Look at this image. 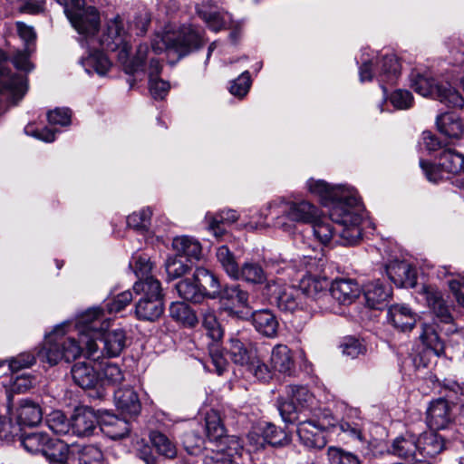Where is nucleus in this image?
Returning a JSON list of instances; mask_svg holds the SVG:
<instances>
[{
    "label": "nucleus",
    "mask_w": 464,
    "mask_h": 464,
    "mask_svg": "<svg viewBox=\"0 0 464 464\" xmlns=\"http://www.w3.org/2000/svg\"><path fill=\"white\" fill-rule=\"evenodd\" d=\"M169 314L174 320L188 326H194L198 322L196 314L185 302H173L169 306Z\"/></svg>",
    "instance_id": "obj_47"
},
{
    "label": "nucleus",
    "mask_w": 464,
    "mask_h": 464,
    "mask_svg": "<svg viewBox=\"0 0 464 464\" xmlns=\"http://www.w3.org/2000/svg\"><path fill=\"white\" fill-rule=\"evenodd\" d=\"M71 373L74 383L82 389L93 388L99 380V373L86 362L74 363Z\"/></svg>",
    "instance_id": "obj_29"
},
{
    "label": "nucleus",
    "mask_w": 464,
    "mask_h": 464,
    "mask_svg": "<svg viewBox=\"0 0 464 464\" xmlns=\"http://www.w3.org/2000/svg\"><path fill=\"white\" fill-rule=\"evenodd\" d=\"M276 305L281 311L291 314L308 306L302 291L295 285H283L278 288Z\"/></svg>",
    "instance_id": "obj_16"
},
{
    "label": "nucleus",
    "mask_w": 464,
    "mask_h": 464,
    "mask_svg": "<svg viewBox=\"0 0 464 464\" xmlns=\"http://www.w3.org/2000/svg\"><path fill=\"white\" fill-rule=\"evenodd\" d=\"M264 440L272 447H285L290 444L291 436L282 428L266 423L262 430Z\"/></svg>",
    "instance_id": "obj_42"
},
{
    "label": "nucleus",
    "mask_w": 464,
    "mask_h": 464,
    "mask_svg": "<svg viewBox=\"0 0 464 464\" xmlns=\"http://www.w3.org/2000/svg\"><path fill=\"white\" fill-rule=\"evenodd\" d=\"M388 319L395 328L406 332L415 325L417 314L406 305L394 304L389 309Z\"/></svg>",
    "instance_id": "obj_27"
},
{
    "label": "nucleus",
    "mask_w": 464,
    "mask_h": 464,
    "mask_svg": "<svg viewBox=\"0 0 464 464\" xmlns=\"http://www.w3.org/2000/svg\"><path fill=\"white\" fill-rule=\"evenodd\" d=\"M150 440L160 455L170 459L177 457L176 445L165 434L160 431H151Z\"/></svg>",
    "instance_id": "obj_45"
},
{
    "label": "nucleus",
    "mask_w": 464,
    "mask_h": 464,
    "mask_svg": "<svg viewBox=\"0 0 464 464\" xmlns=\"http://www.w3.org/2000/svg\"><path fill=\"white\" fill-rule=\"evenodd\" d=\"M203 326L207 330V334L214 341H219L223 337V330L218 324L213 312L204 314Z\"/></svg>",
    "instance_id": "obj_63"
},
{
    "label": "nucleus",
    "mask_w": 464,
    "mask_h": 464,
    "mask_svg": "<svg viewBox=\"0 0 464 464\" xmlns=\"http://www.w3.org/2000/svg\"><path fill=\"white\" fill-rule=\"evenodd\" d=\"M10 92L15 102L23 98L27 90L26 78L21 74H14L2 82Z\"/></svg>",
    "instance_id": "obj_55"
},
{
    "label": "nucleus",
    "mask_w": 464,
    "mask_h": 464,
    "mask_svg": "<svg viewBox=\"0 0 464 464\" xmlns=\"http://www.w3.org/2000/svg\"><path fill=\"white\" fill-rule=\"evenodd\" d=\"M141 297L135 304V315L139 320L154 322L164 312L163 293L160 282L156 278L137 281L132 287Z\"/></svg>",
    "instance_id": "obj_5"
},
{
    "label": "nucleus",
    "mask_w": 464,
    "mask_h": 464,
    "mask_svg": "<svg viewBox=\"0 0 464 464\" xmlns=\"http://www.w3.org/2000/svg\"><path fill=\"white\" fill-rule=\"evenodd\" d=\"M296 433L300 443L309 450H322L327 443V432L331 426H334L332 418L308 417L302 414L297 419Z\"/></svg>",
    "instance_id": "obj_8"
},
{
    "label": "nucleus",
    "mask_w": 464,
    "mask_h": 464,
    "mask_svg": "<svg viewBox=\"0 0 464 464\" xmlns=\"http://www.w3.org/2000/svg\"><path fill=\"white\" fill-rule=\"evenodd\" d=\"M376 67L380 70L378 74L381 87L384 95L387 94V89L383 83H394L401 72V65L397 57L391 53L383 56L381 61L376 62Z\"/></svg>",
    "instance_id": "obj_28"
},
{
    "label": "nucleus",
    "mask_w": 464,
    "mask_h": 464,
    "mask_svg": "<svg viewBox=\"0 0 464 464\" xmlns=\"http://www.w3.org/2000/svg\"><path fill=\"white\" fill-rule=\"evenodd\" d=\"M46 425L55 434L65 435L72 431L71 420L60 411H53L46 417Z\"/></svg>",
    "instance_id": "obj_52"
},
{
    "label": "nucleus",
    "mask_w": 464,
    "mask_h": 464,
    "mask_svg": "<svg viewBox=\"0 0 464 464\" xmlns=\"http://www.w3.org/2000/svg\"><path fill=\"white\" fill-rule=\"evenodd\" d=\"M251 322L256 331L267 338H276L278 334L279 322L269 309H261L252 313Z\"/></svg>",
    "instance_id": "obj_22"
},
{
    "label": "nucleus",
    "mask_w": 464,
    "mask_h": 464,
    "mask_svg": "<svg viewBox=\"0 0 464 464\" xmlns=\"http://www.w3.org/2000/svg\"><path fill=\"white\" fill-rule=\"evenodd\" d=\"M183 446L190 455H197L204 448L205 440L195 431H188L183 435Z\"/></svg>",
    "instance_id": "obj_61"
},
{
    "label": "nucleus",
    "mask_w": 464,
    "mask_h": 464,
    "mask_svg": "<svg viewBox=\"0 0 464 464\" xmlns=\"http://www.w3.org/2000/svg\"><path fill=\"white\" fill-rule=\"evenodd\" d=\"M439 130L452 139L464 138V122L454 113H444L437 117Z\"/></svg>",
    "instance_id": "obj_33"
},
{
    "label": "nucleus",
    "mask_w": 464,
    "mask_h": 464,
    "mask_svg": "<svg viewBox=\"0 0 464 464\" xmlns=\"http://www.w3.org/2000/svg\"><path fill=\"white\" fill-rule=\"evenodd\" d=\"M104 427L106 433L113 440L124 438L130 430L129 421L116 416H110L105 420Z\"/></svg>",
    "instance_id": "obj_51"
},
{
    "label": "nucleus",
    "mask_w": 464,
    "mask_h": 464,
    "mask_svg": "<svg viewBox=\"0 0 464 464\" xmlns=\"http://www.w3.org/2000/svg\"><path fill=\"white\" fill-rule=\"evenodd\" d=\"M203 44L201 31L193 25H182L177 31L166 30L157 34L151 44L155 53L166 52L168 56H176V61L198 50Z\"/></svg>",
    "instance_id": "obj_3"
},
{
    "label": "nucleus",
    "mask_w": 464,
    "mask_h": 464,
    "mask_svg": "<svg viewBox=\"0 0 464 464\" xmlns=\"http://www.w3.org/2000/svg\"><path fill=\"white\" fill-rule=\"evenodd\" d=\"M278 411L284 421L285 422H295L302 414H306L304 411L300 410L291 399L287 398V401H281L278 405Z\"/></svg>",
    "instance_id": "obj_60"
},
{
    "label": "nucleus",
    "mask_w": 464,
    "mask_h": 464,
    "mask_svg": "<svg viewBox=\"0 0 464 464\" xmlns=\"http://www.w3.org/2000/svg\"><path fill=\"white\" fill-rule=\"evenodd\" d=\"M228 353L234 363L244 367L257 380L266 382L272 378L270 368L259 357L256 344L252 342L231 338Z\"/></svg>",
    "instance_id": "obj_6"
},
{
    "label": "nucleus",
    "mask_w": 464,
    "mask_h": 464,
    "mask_svg": "<svg viewBox=\"0 0 464 464\" xmlns=\"http://www.w3.org/2000/svg\"><path fill=\"white\" fill-rule=\"evenodd\" d=\"M420 339L435 355L440 356L444 353V343L432 325L428 324L421 325Z\"/></svg>",
    "instance_id": "obj_46"
},
{
    "label": "nucleus",
    "mask_w": 464,
    "mask_h": 464,
    "mask_svg": "<svg viewBox=\"0 0 464 464\" xmlns=\"http://www.w3.org/2000/svg\"><path fill=\"white\" fill-rule=\"evenodd\" d=\"M332 222L330 217L327 218L318 214L311 224L314 237L323 245L329 244L335 234Z\"/></svg>",
    "instance_id": "obj_43"
},
{
    "label": "nucleus",
    "mask_w": 464,
    "mask_h": 464,
    "mask_svg": "<svg viewBox=\"0 0 464 464\" xmlns=\"http://www.w3.org/2000/svg\"><path fill=\"white\" fill-rule=\"evenodd\" d=\"M172 246L179 256H187L188 259L199 260L202 256L200 243L191 237L181 236L175 237Z\"/></svg>",
    "instance_id": "obj_36"
},
{
    "label": "nucleus",
    "mask_w": 464,
    "mask_h": 464,
    "mask_svg": "<svg viewBox=\"0 0 464 464\" xmlns=\"http://www.w3.org/2000/svg\"><path fill=\"white\" fill-rule=\"evenodd\" d=\"M43 455L52 463L63 464L69 455V446L59 439H52L48 436Z\"/></svg>",
    "instance_id": "obj_37"
},
{
    "label": "nucleus",
    "mask_w": 464,
    "mask_h": 464,
    "mask_svg": "<svg viewBox=\"0 0 464 464\" xmlns=\"http://www.w3.org/2000/svg\"><path fill=\"white\" fill-rule=\"evenodd\" d=\"M453 404L444 398L430 401L426 409L425 420L431 430H446L452 426L456 414Z\"/></svg>",
    "instance_id": "obj_13"
},
{
    "label": "nucleus",
    "mask_w": 464,
    "mask_h": 464,
    "mask_svg": "<svg viewBox=\"0 0 464 464\" xmlns=\"http://www.w3.org/2000/svg\"><path fill=\"white\" fill-rule=\"evenodd\" d=\"M392 294V287L380 280L366 284L363 289L366 304L372 309H381L389 301Z\"/></svg>",
    "instance_id": "obj_25"
},
{
    "label": "nucleus",
    "mask_w": 464,
    "mask_h": 464,
    "mask_svg": "<svg viewBox=\"0 0 464 464\" xmlns=\"http://www.w3.org/2000/svg\"><path fill=\"white\" fill-rule=\"evenodd\" d=\"M198 14L208 28L215 32L224 29L230 20L228 14L220 13L214 6L198 7Z\"/></svg>",
    "instance_id": "obj_38"
},
{
    "label": "nucleus",
    "mask_w": 464,
    "mask_h": 464,
    "mask_svg": "<svg viewBox=\"0 0 464 464\" xmlns=\"http://www.w3.org/2000/svg\"><path fill=\"white\" fill-rule=\"evenodd\" d=\"M238 219V215L234 209L222 210L216 216L207 214L206 220L208 223V228L216 237L221 236L224 229L221 225H230Z\"/></svg>",
    "instance_id": "obj_40"
},
{
    "label": "nucleus",
    "mask_w": 464,
    "mask_h": 464,
    "mask_svg": "<svg viewBox=\"0 0 464 464\" xmlns=\"http://www.w3.org/2000/svg\"><path fill=\"white\" fill-rule=\"evenodd\" d=\"M419 462L426 458H433L445 450L444 438L433 431H426L417 436Z\"/></svg>",
    "instance_id": "obj_23"
},
{
    "label": "nucleus",
    "mask_w": 464,
    "mask_h": 464,
    "mask_svg": "<svg viewBox=\"0 0 464 464\" xmlns=\"http://www.w3.org/2000/svg\"><path fill=\"white\" fill-rule=\"evenodd\" d=\"M43 419V411L40 405L31 400H21L16 409V421L18 427H14L12 438L18 435L21 426H36Z\"/></svg>",
    "instance_id": "obj_17"
},
{
    "label": "nucleus",
    "mask_w": 464,
    "mask_h": 464,
    "mask_svg": "<svg viewBox=\"0 0 464 464\" xmlns=\"http://www.w3.org/2000/svg\"><path fill=\"white\" fill-rule=\"evenodd\" d=\"M270 363L275 371L289 374L295 368L292 351L285 344L275 345L271 351Z\"/></svg>",
    "instance_id": "obj_32"
},
{
    "label": "nucleus",
    "mask_w": 464,
    "mask_h": 464,
    "mask_svg": "<svg viewBox=\"0 0 464 464\" xmlns=\"http://www.w3.org/2000/svg\"><path fill=\"white\" fill-rule=\"evenodd\" d=\"M80 319L81 316L78 318L77 323L75 324V328L78 334V340H76L73 336L58 335L61 350L63 351V357L66 362L75 360L83 352L86 353L85 342L82 340L81 334L79 331Z\"/></svg>",
    "instance_id": "obj_34"
},
{
    "label": "nucleus",
    "mask_w": 464,
    "mask_h": 464,
    "mask_svg": "<svg viewBox=\"0 0 464 464\" xmlns=\"http://www.w3.org/2000/svg\"><path fill=\"white\" fill-rule=\"evenodd\" d=\"M73 28L86 38L93 40L94 35L100 28V14L93 6H85L82 5H74L71 9H66L65 13Z\"/></svg>",
    "instance_id": "obj_11"
},
{
    "label": "nucleus",
    "mask_w": 464,
    "mask_h": 464,
    "mask_svg": "<svg viewBox=\"0 0 464 464\" xmlns=\"http://www.w3.org/2000/svg\"><path fill=\"white\" fill-rule=\"evenodd\" d=\"M195 279L200 283V286L204 288V292H208L206 297L216 298L220 295V285L218 279L209 270L204 267H197L195 270Z\"/></svg>",
    "instance_id": "obj_39"
},
{
    "label": "nucleus",
    "mask_w": 464,
    "mask_h": 464,
    "mask_svg": "<svg viewBox=\"0 0 464 464\" xmlns=\"http://www.w3.org/2000/svg\"><path fill=\"white\" fill-rule=\"evenodd\" d=\"M326 459L328 464H362L356 454L336 446L327 448Z\"/></svg>",
    "instance_id": "obj_49"
},
{
    "label": "nucleus",
    "mask_w": 464,
    "mask_h": 464,
    "mask_svg": "<svg viewBox=\"0 0 464 464\" xmlns=\"http://www.w3.org/2000/svg\"><path fill=\"white\" fill-rule=\"evenodd\" d=\"M439 85L435 80L430 77L417 74L411 79V86L419 94L424 97L430 96L434 98L435 86Z\"/></svg>",
    "instance_id": "obj_53"
},
{
    "label": "nucleus",
    "mask_w": 464,
    "mask_h": 464,
    "mask_svg": "<svg viewBox=\"0 0 464 464\" xmlns=\"http://www.w3.org/2000/svg\"><path fill=\"white\" fill-rule=\"evenodd\" d=\"M130 267L134 271L138 281H145L147 278H154L150 276L152 269V264L145 256L135 255L130 261Z\"/></svg>",
    "instance_id": "obj_54"
},
{
    "label": "nucleus",
    "mask_w": 464,
    "mask_h": 464,
    "mask_svg": "<svg viewBox=\"0 0 464 464\" xmlns=\"http://www.w3.org/2000/svg\"><path fill=\"white\" fill-rule=\"evenodd\" d=\"M100 45L110 52H119V58L126 60L130 52V46L126 42V31L121 18L117 15L108 21L105 32L99 40Z\"/></svg>",
    "instance_id": "obj_12"
},
{
    "label": "nucleus",
    "mask_w": 464,
    "mask_h": 464,
    "mask_svg": "<svg viewBox=\"0 0 464 464\" xmlns=\"http://www.w3.org/2000/svg\"><path fill=\"white\" fill-rule=\"evenodd\" d=\"M389 452L398 458L419 462L417 435L405 432L396 437L389 448Z\"/></svg>",
    "instance_id": "obj_18"
},
{
    "label": "nucleus",
    "mask_w": 464,
    "mask_h": 464,
    "mask_svg": "<svg viewBox=\"0 0 464 464\" xmlns=\"http://www.w3.org/2000/svg\"><path fill=\"white\" fill-rule=\"evenodd\" d=\"M58 333H60V328H56L53 334H49L44 346L37 353V356L41 362H47L50 365H55L62 359H64L58 340Z\"/></svg>",
    "instance_id": "obj_31"
},
{
    "label": "nucleus",
    "mask_w": 464,
    "mask_h": 464,
    "mask_svg": "<svg viewBox=\"0 0 464 464\" xmlns=\"http://www.w3.org/2000/svg\"><path fill=\"white\" fill-rule=\"evenodd\" d=\"M133 296L130 291H123L115 295L108 296L104 301L102 308L99 307L102 314L105 309L108 314H116L122 311L132 301Z\"/></svg>",
    "instance_id": "obj_50"
},
{
    "label": "nucleus",
    "mask_w": 464,
    "mask_h": 464,
    "mask_svg": "<svg viewBox=\"0 0 464 464\" xmlns=\"http://www.w3.org/2000/svg\"><path fill=\"white\" fill-rule=\"evenodd\" d=\"M88 73L96 72L99 75H105L111 68V62L102 52H94L81 61Z\"/></svg>",
    "instance_id": "obj_41"
},
{
    "label": "nucleus",
    "mask_w": 464,
    "mask_h": 464,
    "mask_svg": "<svg viewBox=\"0 0 464 464\" xmlns=\"http://www.w3.org/2000/svg\"><path fill=\"white\" fill-rule=\"evenodd\" d=\"M114 402L122 414L137 416L141 410V404L137 392L130 387L118 389L114 392Z\"/></svg>",
    "instance_id": "obj_26"
},
{
    "label": "nucleus",
    "mask_w": 464,
    "mask_h": 464,
    "mask_svg": "<svg viewBox=\"0 0 464 464\" xmlns=\"http://www.w3.org/2000/svg\"><path fill=\"white\" fill-rule=\"evenodd\" d=\"M361 294L358 283L349 278H338L332 282L330 295L341 304H351Z\"/></svg>",
    "instance_id": "obj_19"
},
{
    "label": "nucleus",
    "mask_w": 464,
    "mask_h": 464,
    "mask_svg": "<svg viewBox=\"0 0 464 464\" xmlns=\"http://www.w3.org/2000/svg\"><path fill=\"white\" fill-rule=\"evenodd\" d=\"M327 286L326 278L307 275L303 276L297 287L302 291L304 299L307 301L309 306L313 300L329 297L326 293Z\"/></svg>",
    "instance_id": "obj_24"
},
{
    "label": "nucleus",
    "mask_w": 464,
    "mask_h": 464,
    "mask_svg": "<svg viewBox=\"0 0 464 464\" xmlns=\"http://www.w3.org/2000/svg\"><path fill=\"white\" fill-rule=\"evenodd\" d=\"M78 455L79 464H102V452L92 445L82 447Z\"/></svg>",
    "instance_id": "obj_62"
},
{
    "label": "nucleus",
    "mask_w": 464,
    "mask_h": 464,
    "mask_svg": "<svg viewBox=\"0 0 464 464\" xmlns=\"http://www.w3.org/2000/svg\"><path fill=\"white\" fill-rule=\"evenodd\" d=\"M169 280H174L186 275L190 267L177 256H169L165 263Z\"/></svg>",
    "instance_id": "obj_59"
},
{
    "label": "nucleus",
    "mask_w": 464,
    "mask_h": 464,
    "mask_svg": "<svg viewBox=\"0 0 464 464\" xmlns=\"http://www.w3.org/2000/svg\"><path fill=\"white\" fill-rule=\"evenodd\" d=\"M268 210L275 219L274 225L289 234L294 232V226L286 220L312 224L319 214L317 208L306 200L295 202L280 199L269 203Z\"/></svg>",
    "instance_id": "obj_4"
},
{
    "label": "nucleus",
    "mask_w": 464,
    "mask_h": 464,
    "mask_svg": "<svg viewBox=\"0 0 464 464\" xmlns=\"http://www.w3.org/2000/svg\"><path fill=\"white\" fill-rule=\"evenodd\" d=\"M205 426L209 442L215 443V448L210 449V451L207 454L218 452L221 445H224L225 448H228L229 444L227 443V439H238L236 436L226 435V429L222 423L220 415L215 410L207 411L205 415Z\"/></svg>",
    "instance_id": "obj_15"
},
{
    "label": "nucleus",
    "mask_w": 464,
    "mask_h": 464,
    "mask_svg": "<svg viewBox=\"0 0 464 464\" xmlns=\"http://www.w3.org/2000/svg\"><path fill=\"white\" fill-rule=\"evenodd\" d=\"M111 321L100 308H91L81 315L79 331L85 342L86 356L97 361L102 357H117L126 347V333L122 329L108 331Z\"/></svg>",
    "instance_id": "obj_2"
},
{
    "label": "nucleus",
    "mask_w": 464,
    "mask_h": 464,
    "mask_svg": "<svg viewBox=\"0 0 464 464\" xmlns=\"http://www.w3.org/2000/svg\"><path fill=\"white\" fill-rule=\"evenodd\" d=\"M423 294L427 305L432 311L436 320L440 324L449 325L446 330L447 334L456 332L457 328L454 324V318L443 299L441 292L431 286H425Z\"/></svg>",
    "instance_id": "obj_14"
},
{
    "label": "nucleus",
    "mask_w": 464,
    "mask_h": 464,
    "mask_svg": "<svg viewBox=\"0 0 464 464\" xmlns=\"http://www.w3.org/2000/svg\"><path fill=\"white\" fill-rule=\"evenodd\" d=\"M176 289L180 298L195 304L201 303L208 295L200 286V283L195 279V273L191 277L178 282Z\"/></svg>",
    "instance_id": "obj_30"
},
{
    "label": "nucleus",
    "mask_w": 464,
    "mask_h": 464,
    "mask_svg": "<svg viewBox=\"0 0 464 464\" xmlns=\"http://www.w3.org/2000/svg\"><path fill=\"white\" fill-rule=\"evenodd\" d=\"M420 166L427 179L434 183L449 177L446 175L458 174L464 169V155L452 149H445L440 155L439 163L431 164L423 160Z\"/></svg>",
    "instance_id": "obj_9"
},
{
    "label": "nucleus",
    "mask_w": 464,
    "mask_h": 464,
    "mask_svg": "<svg viewBox=\"0 0 464 464\" xmlns=\"http://www.w3.org/2000/svg\"><path fill=\"white\" fill-rule=\"evenodd\" d=\"M286 395L300 410L306 412L305 405L312 400V395L305 387L289 385L286 388Z\"/></svg>",
    "instance_id": "obj_58"
},
{
    "label": "nucleus",
    "mask_w": 464,
    "mask_h": 464,
    "mask_svg": "<svg viewBox=\"0 0 464 464\" xmlns=\"http://www.w3.org/2000/svg\"><path fill=\"white\" fill-rule=\"evenodd\" d=\"M219 307L228 316L245 320L249 314V294L239 285L224 287L219 295Z\"/></svg>",
    "instance_id": "obj_10"
},
{
    "label": "nucleus",
    "mask_w": 464,
    "mask_h": 464,
    "mask_svg": "<svg viewBox=\"0 0 464 464\" xmlns=\"http://www.w3.org/2000/svg\"><path fill=\"white\" fill-rule=\"evenodd\" d=\"M151 215L152 212L149 208L133 212L127 217V226L137 231H147L150 225Z\"/></svg>",
    "instance_id": "obj_56"
},
{
    "label": "nucleus",
    "mask_w": 464,
    "mask_h": 464,
    "mask_svg": "<svg viewBox=\"0 0 464 464\" xmlns=\"http://www.w3.org/2000/svg\"><path fill=\"white\" fill-rule=\"evenodd\" d=\"M307 188L320 198L323 205L329 207L331 219L342 227L339 234L343 243H357L362 235L363 207L360 199L343 186H330L322 179H310Z\"/></svg>",
    "instance_id": "obj_1"
},
{
    "label": "nucleus",
    "mask_w": 464,
    "mask_h": 464,
    "mask_svg": "<svg viewBox=\"0 0 464 464\" xmlns=\"http://www.w3.org/2000/svg\"><path fill=\"white\" fill-rule=\"evenodd\" d=\"M250 85V74L247 71H245L232 82L229 91L234 96L241 98L248 92Z\"/></svg>",
    "instance_id": "obj_64"
},
{
    "label": "nucleus",
    "mask_w": 464,
    "mask_h": 464,
    "mask_svg": "<svg viewBox=\"0 0 464 464\" xmlns=\"http://www.w3.org/2000/svg\"><path fill=\"white\" fill-rule=\"evenodd\" d=\"M433 99L452 108H462L464 104L462 95L450 85H436Z\"/></svg>",
    "instance_id": "obj_44"
},
{
    "label": "nucleus",
    "mask_w": 464,
    "mask_h": 464,
    "mask_svg": "<svg viewBox=\"0 0 464 464\" xmlns=\"http://www.w3.org/2000/svg\"><path fill=\"white\" fill-rule=\"evenodd\" d=\"M99 377L106 384L116 385L124 380V372L118 364L106 362L102 368Z\"/></svg>",
    "instance_id": "obj_57"
},
{
    "label": "nucleus",
    "mask_w": 464,
    "mask_h": 464,
    "mask_svg": "<svg viewBox=\"0 0 464 464\" xmlns=\"http://www.w3.org/2000/svg\"><path fill=\"white\" fill-rule=\"evenodd\" d=\"M216 256L227 275L234 280H242L254 285L263 284L266 280L264 268L258 262L246 260L238 266L234 254L225 245L217 249Z\"/></svg>",
    "instance_id": "obj_7"
},
{
    "label": "nucleus",
    "mask_w": 464,
    "mask_h": 464,
    "mask_svg": "<svg viewBox=\"0 0 464 464\" xmlns=\"http://www.w3.org/2000/svg\"><path fill=\"white\" fill-rule=\"evenodd\" d=\"M98 424V417L91 408H78L71 419L72 433L78 437L90 436Z\"/></svg>",
    "instance_id": "obj_20"
},
{
    "label": "nucleus",
    "mask_w": 464,
    "mask_h": 464,
    "mask_svg": "<svg viewBox=\"0 0 464 464\" xmlns=\"http://www.w3.org/2000/svg\"><path fill=\"white\" fill-rule=\"evenodd\" d=\"M386 273L391 281L399 287H414L416 285L415 271L405 261L390 262L386 266Z\"/></svg>",
    "instance_id": "obj_21"
},
{
    "label": "nucleus",
    "mask_w": 464,
    "mask_h": 464,
    "mask_svg": "<svg viewBox=\"0 0 464 464\" xmlns=\"http://www.w3.org/2000/svg\"><path fill=\"white\" fill-rule=\"evenodd\" d=\"M19 437L20 444L24 449L32 453L37 454L44 451L45 443L47 442L48 435L43 432H33L26 435H17Z\"/></svg>",
    "instance_id": "obj_48"
},
{
    "label": "nucleus",
    "mask_w": 464,
    "mask_h": 464,
    "mask_svg": "<svg viewBox=\"0 0 464 464\" xmlns=\"http://www.w3.org/2000/svg\"><path fill=\"white\" fill-rule=\"evenodd\" d=\"M160 62L154 58L150 60L149 88L154 99H163L169 92L170 85L159 78L161 72Z\"/></svg>",
    "instance_id": "obj_35"
}]
</instances>
